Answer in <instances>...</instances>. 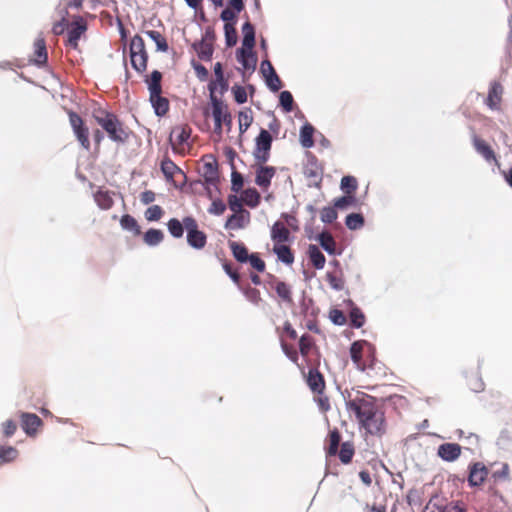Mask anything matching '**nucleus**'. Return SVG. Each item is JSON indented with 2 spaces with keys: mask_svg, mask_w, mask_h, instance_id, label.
Instances as JSON below:
<instances>
[{
  "mask_svg": "<svg viewBox=\"0 0 512 512\" xmlns=\"http://www.w3.org/2000/svg\"><path fill=\"white\" fill-rule=\"evenodd\" d=\"M191 133L192 129L188 124H181L172 129L169 140L175 152L184 153L190 147L188 140Z\"/></svg>",
  "mask_w": 512,
  "mask_h": 512,
  "instance_id": "nucleus-7",
  "label": "nucleus"
},
{
  "mask_svg": "<svg viewBox=\"0 0 512 512\" xmlns=\"http://www.w3.org/2000/svg\"><path fill=\"white\" fill-rule=\"evenodd\" d=\"M245 196V201L247 205L254 207L258 204L259 194L257 193L256 190H247L245 192Z\"/></svg>",
  "mask_w": 512,
  "mask_h": 512,
  "instance_id": "nucleus-63",
  "label": "nucleus"
},
{
  "mask_svg": "<svg viewBox=\"0 0 512 512\" xmlns=\"http://www.w3.org/2000/svg\"><path fill=\"white\" fill-rule=\"evenodd\" d=\"M376 352L375 347L366 340H359L352 343L350 347V356L357 369L366 371L367 366L372 364L367 363L364 357H372L373 353Z\"/></svg>",
  "mask_w": 512,
  "mask_h": 512,
  "instance_id": "nucleus-4",
  "label": "nucleus"
},
{
  "mask_svg": "<svg viewBox=\"0 0 512 512\" xmlns=\"http://www.w3.org/2000/svg\"><path fill=\"white\" fill-rule=\"evenodd\" d=\"M461 454V446L457 443H444L438 447V456L443 460L452 462Z\"/></svg>",
  "mask_w": 512,
  "mask_h": 512,
  "instance_id": "nucleus-16",
  "label": "nucleus"
},
{
  "mask_svg": "<svg viewBox=\"0 0 512 512\" xmlns=\"http://www.w3.org/2000/svg\"><path fill=\"white\" fill-rule=\"evenodd\" d=\"M120 224L123 229L133 231L135 235H139L141 233L140 227L136 219L129 214L123 215L121 217Z\"/></svg>",
  "mask_w": 512,
  "mask_h": 512,
  "instance_id": "nucleus-45",
  "label": "nucleus"
},
{
  "mask_svg": "<svg viewBox=\"0 0 512 512\" xmlns=\"http://www.w3.org/2000/svg\"><path fill=\"white\" fill-rule=\"evenodd\" d=\"M314 128L310 124H305L300 130V141L303 147L310 148L314 145Z\"/></svg>",
  "mask_w": 512,
  "mask_h": 512,
  "instance_id": "nucleus-35",
  "label": "nucleus"
},
{
  "mask_svg": "<svg viewBox=\"0 0 512 512\" xmlns=\"http://www.w3.org/2000/svg\"><path fill=\"white\" fill-rule=\"evenodd\" d=\"M492 478L495 482H504L510 480V468L509 465L504 463L501 467L492 473Z\"/></svg>",
  "mask_w": 512,
  "mask_h": 512,
  "instance_id": "nucleus-51",
  "label": "nucleus"
},
{
  "mask_svg": "<svg viewBox=\"0 0 512 512\" xmlns=\"http://www.w3.org/2000/svg\"><path fill=\"white\" fill-rule=\"evenodd\" d=\"M68 115L69 122L76 136V139L78 140L83 149L89 151L91 148V144L89 140L88 127L85 125L83 119L76 112L70 111Z\"/></svg>",
  "mask_w": 512,
  "mask_h": 512,
  "instance_id": "nucleus-8",
  "label": "nucleus"
},
{
  "mask_svg": "<svg viewBox=\"0 0 512 512\" xmlns=\"http://www.w3.org/2000/svg\"><path fill=\"white\" fill-rule=\"evenodd\" d=\"M338 455L343 464H349L354 455V445L349 441L343 442Z\"/></svg>",
  "mask_w": 512,
  "mask_h": 512,
  "instance_id": "nucleus-41",
  "label": "nucleus"
},
{
  "mask_svg": "<svg viewBox=\"0 0 512 512\" xmlns=\"http://www.w3.org/2000/svg\"><path fill=\"white\" fill-rule=\"evenodd\" d=\"M246 298L255 305H258L262 301L261 293L257 288L247 287L244 290Z\"/></svg>",
  "mask_w": 512,
  "mask_h": 512,
  "instance_id": "nucleus-56",
  "label": "nucleus"
},
{
  "mask_svg": "<svg viewBox=\"0 0 512 512\" xmlns=\"http://www.w3.org/2000/svg\"><path fill=\"white\" fill-rule=\"evenodd\" d=\"M198 57L202 60H210L213 54V45L201 40L199 43L194 45Z\"/></svg>",
  "mask_w": 512,
  "mask_h": 512,
  "instance_id": "nucleus-42",
  "label": "nucleus"
},
{
  "mask_svg": "<svg viewBox=\"0 0 512 512\" xmlns=\"http://www.w3.org/2000/svg\"><path fill=\"white\" fill-rule=\"evenodd\" d=\"M237 13L238 12H236L233 8L228 7L221 12L220 18L225 21V23L236 24Z\"/></svg>",
  "mask_w": 512,
  "mask_h": 512,
  "instance_id": "nucleus-61",
  "label": "nucleus"
},
{
  "mask_svg": "<svg viewBox=\"0 0 512 512\" xmlns=\"http://www.w3.org/2000/svg\"><path fill=\"white\" fill-rule=\"evenodd\" d=\"M229 248L231 249L234 258L238 262L244 263L248 261V257L250 255L248 254V250L243 243L229 241Z\"/></svg>",
  "mask_w": 512,
  "mask_h": 512,
  "instance_id": "nucleus-27",
  "label": "nucleus"
},
{
  "mask_svg": "<svg viewBox=\"0 0 512 512\" xmlns=\"http://www.w3.org/2000/svg\"><path fill=\"white\" fill-rule=\"evenodd\" d=\"M336 209L335 206L324 207L320 212L321 221L327 224L334 222L338 216Z\"/></svg>",
  "mask_w": 512,
  "mask_h": 512,
  "instance_id": "nucleus-52",
  "label": "nucleus"
},
{
  "mask_svg": "<svg viewBox=\"0 0 512 512\" xmlns=\"http://www.w3.org/2000/svg\"><path fill=\"white\" fill-rule=\"evenodd\" d=\"M502 95L503 86L497 81L492 82L490 85L488 96L485 101L486 105L491 110H500Z\"/></svg>",
  "mask_w": 512,
  "mask_h": 512,
  "instance_id": "nucleus-15",
  "label": "nucleus"
},
{
  "mask_svg": "<svg viewBox=\"0 0 512 512\" xmlns=\"http://www.w3.org/2000/svg\"><path fill=\"white\" fill-rule=\"evenodd\" d=\"M147 53L145 43L141 36L135 35L130 42V55Z\"/></svg>",
  "mask_w": 512,
  "mask_h": 512,
  "instance_id": "nucleus-50",
  "label": "nucleus"
},
{
  "mask_svg": "<svg viewBox=\"0 0 512 512\" xmlns=\"http://www.w3.org/2000/svg\"><path fill=\"white\" fill-rule=\"evenodd\" d=\"M269 284L273 289H275L277 296L281 299L282 302L289 305L293 304V294L289 284L276 279L274 276H271V281Z\"/></svg>",
  "mask_w": 512,
  "mask_h": 512,
  "instance_id": "nucleus-13",
  "label": "nucleus"
},
{
  "mask_svg": "<svg viewBox=\"0 0 512 512\" xmlns=\"http://www.w3.org/2000/svg\"><path fill=\"white\" fill-rule=\"evenodd\" d=\"M346 409L353 412L361 427L371 435H380L385 430L384 414L378 411L375 398L362 391L343 394Z\"/></svg>",
  "mask_w": 512,
  "mask_h": 512,
  "instance_id": "nucleus-1",
  "label": "nucleus"
},
{
  "mask_svg": "<svg viewBox=\"0 0 512 512\" xmlns=\"http://www.w3.org/2000/svg\"><path fill=\"white\" fill-rule=\"evenodd\" d=\"M16 430H17V424L15 421L9 419L2 423L3 435L6 438L13 436L14 433L16 432Z\"/></svg>",
  "mask_w": 512,
  "mask_h": 512,
  "instance_id": "nucleus-60",
  "label": "nucleus"
},
{
  "mask_svg": "<svg viewBox=\"0 0 512 512\" xmlns=\"http://www.w3.org/2000/svg\"><path fill=\"white\" fill-rule=\"evenodd\" d=\"M248 261L251 264V266L258 272L265 271V268H266L265 262L258 256L257 253H252L248 257Z\"/></svg>",
  "mask_w": 512,
  "mask_h": 512,
  "instance_id": "nucleus-59",
  "label": "nucleus"
},
{
  "mask_svg": "<svg viewBox=\"0 0 512 512\" xmlns=\"http://www.w3.org/2000/svg\"><path fill=\"white\" fill-rule=\"evenodd\" d=\"M329 318L335 325H344L347 322L345 314L339 309H332L329 312Z\"/></svg>",
  "mask_w": 512,
  "mask_h": 512,
  "instance_id": "nucleus-58",
  "label": "nucleus"
},
{
  "mask_svg": "<svg viewBox=\"0 0 512 512\" xmlns=\"http://www.w3.org/2000/svg\"><path fill=\"white\" fill-rule=\"evenodd\" d=\"M280 344L284 354L295 364H298L299 351L293 346L288 344L284 339L283 335L280 336Z\"/></svg>",
  "mask_w": 512,
  "mask_h": 512,
  "instance_id": "nucleus-44",
  "label": "nucleus"
},
{
  "mask_svg": "<svg viewBox=\"0 0 512 512\" xmlns=\"http://www.w3.org/2000/svg\"><path fill=\"white\" fill-rule=\"evenodd\" d=\"M356 204L357 199L351 194H345L344 196L334 200V206L337 209H347L348 207L356 206Z\"/></svg>",
  "mask_w": 512,
  "mask_h": 512,
  "instance_id": "nucleus-47",
  "label": "nucleus"
},
{
  "mask_svg": "<svg viewBox=\"0 0 512 512\" xmlns=\"http://www.w3.org/2000/svg\"><path fill=\"white\" fill-rule=\"evenodd\" d=\"M307 383L310 389L318 394H321L325 388L324 377L317 369L309 370Z\"/></svg>",
  "mask_w": 512,
  "mask_h": 512,
  "instance_id": "nucleus-21",
  "label": "nucleus"
},
{
  "mask_svg": "<svg viewBox=\"0 0 512 512\" xmlns=\"http://www.w3.org/2000/svg\"><path fill=\"white\" fill-rule=\"evenodd\" d=\"M145 34L155 42V44L157 46V50H159L161 52L168 51L169 46L166 41V38L159 31L148 30V31H145Z\"/></svg>",
  "mask_w": 512,
  "mask_h": 512,
  "instance_id": "nucleus-39",
  "label": "nucleus"
},
{
  "mask_svg": "<svg viewBox=\"0 0 512 512\" xmlns=\"http://www.w3.org/2000/svg\"><path fill=\"white\" fill-rule=\"evenodd\" d=\"M161 80L162 74L158 70H154L150 77L146 79L150 95L162 93Z\"/></svg>",
  "mask_w": 512,
  "mask_h": 512,
  "instance_id": "nucleus-29",
  "label": "nucleus"
},
{
  "mask_svg": "<svg viewBox=\"0 0 512 512\" xmlns=\"http://www.w3.org/2000/svg\"><path fill=\"white\" fill-rule=\"evenodd\" d=\"M315 348V340L309 334H303L299 339V352L303 357H307L311 350Z\"/></svg>",
  "mask_w": 512,
  "mask_h": 512,
  "instance_id": "nucleus-33",
  "label": "nucleus"
},
{
  "mask_svg": "<svg viewBox=\"0 0 512 512\" xmlns=\"http://www.w3.org/2000/svg\"><path fill=\"white\" fill-rule=\"evenodd\" d=\"M203 176L209 184H215L218 179L217 164L215 162L205 163L203 165Z\"/></svg>",
  "mask_w": 512,
  "mask_h": 512,
  "instance_id": "nucleus-40",
  "label": "nucleus"
},
{
  "mask_svg": "<svg viewBox=\"0 0 512 512\" xmlns=\"http://www.w3.org/2000/svg\"><path fill=\"white\" fill-rule=\"evenodd\" d=\"M341 189L345 194L353 195L357 189V180L353 176H344L341 179Z\"/></svg>",
  "mask_w": 512,
  "mask_h": 512,
  "instance_id": "nucleus-49",
  "label": "nucleus"
},
{
  "mask_svg": "<svg viewBox=\"0 0 512 512\" xmlns=\"http://www.w3.org/2000/svg\"><path fill=\"white\" fill-rule=\"evenodd\" d=\"M48 53L46 41L43 36H38L34 41V52L30 59L35 65L43 66L47 63Z\"/></svg>",
  "mask_w": 512,
  "mask_h": 512,
  "instance_id": "nucleus-14",
  "label": "nucleus"
},
{
  "mask_svg": "<svg viewBox=\"0 0 512 512\" xmlns=\"http://www.w3.org/2000/svg\"><path fill=\"white\" fill-rule=\"evenodd\" d=\"M271 238L274 244L286 243L290 240V231L283 222L277 221L271 228Z\"/></svg>",
  "mask_w": 512,
  "mask_h": 512,
  "instance_id": "nucleus-20",
  "label": "nucleus"
},
{
  "mask_svg": "<svg viewBox=\"0 0 512 512\" xmlns=\"http://www.w3.org/2000/svg\"><path fill=\"white\" fill-rule=\"evenodd\" d=\"M308 256L316 269H322L325 265V256L316 245H309Z\"/></svg>",
  "mask_w": 512,
  "mask_h": 512,
  "instance_id": "nucleus-28",
  "label": "nucleus"
},
{
  "mask_svg": "<svg viewBox=\"0 0 512 512\" xmlns=\"http://www.w3.org/2000/svg\"><path fill=\"white\" fill-rule=\"evenodd\" d=\"M187 243L196 250H202L207 244V235L199 230L196 219L192 216L184 217Z\"/></svg>",
  "mask_w": 512,
  "mask_h": 512,
  "instance_id": "nucleus-5",
  "label": "nucleus"
},
{
  "mask_svg": "<svg viewBox=\"0 0 512 512\" xmlns=\"http://www.w3.org/2000/svg\"><path fill=\"white\" fill-rule=\"evenodd\" d=\"M345 224L350 230L360 229L364 225V217L359 213H351L347 215Z\"/></svg>",
  "mask_w": 512,
  "mask_h": 512,
  "instance_id": "nucleus-46",
  "label": "nucleus"
},
{
  "mask_svg": "<svg viewBox=\"0 0 512 512\" xmlns=\"http://www.w3.org/2000/svg\"><path fill=\"white\" fill-rule=\"evenodd\" d=\"M94 199L97 205L103 210L110 209L114 204L113 198L108 191H97L94 195Z\"/></svg>",
  "mask_w": 512,
  "mask_h": 512,
  "instance_id": "nucleus-31",
  "label": "nucleus"
},
{
  "mask_svg": "<svg viewBox=\"0 0 512 512\" xmlns=\"http://www.w3.org/2000/svg\"><path fill=\"white\" fill-rule=\"evenodd\" d=\"M18 455L19 452L15 447L0 445V466L14 461Z\"/></svg>",
  "mask_w": 512,
  "mask_h": 512,
  "instance_id": "nucleus-34",
  "label": "nucleus"
},
{
  "mask_svg": "<svg viewBox=\"0 0 512 512\" xmlns=\"http://www.w3.org/2000/svg\"><path fill=\"white\" fill-rule=\"evenodd\" d=\"M318 241L321 247L330 255H334L336 253V242L331 235V233L324 231L319 234Z\"/></svg>",
  "mask_w": 512,
  "mask_h": 512,
  "instance_id": "nucleus-30",
  "label": "nucleus"
},
{
  "mask_svg": "<svg viewBox=\"0 0 512 512\" xmlns=\"http://www.w3.org/2000/svg\"><path fill=\"white\" fill-rule=\"evenodd\" d=\"M235 23H225L224 32H225V41L228 47H232L236 45L238 40L237 30L235 28Z\"/></svg>",
  "mask_w": 512,
  "mask_h": 512,
  "instance_id": "nucleus-43",
  "label": "nucleus"
},
{
  "mask_svg": "<svg viewBox=\"0 0 512 512\" xmlns=\"http://www.w3.org/2000/svg\"><path fill=\"white\" fill-rule=\"evenodd\" d=\"M167 228H168L169 233L174 238H181L183 236L184 230H185L184 219L182 221H180L177 218H171L167 223Z\"/></svg>",
  "mask_w": 512,
  "mask_h": 512,
  "instance_id": "nucleus-36",
  "label": "nucleus"
},
{
  "mask_svg": "<svg viewBox=\"0 0 512 512\" xmlns=\"http://www.w3.org/2000/svg\"><path fill=\"white\" fill-rule=\"evenodd\" d=\"M92 116L110 140L122 144L128 140L129 132L116 114L99 107L93 110Z\"/></svg>",
  "mask_w": 512,
  "mask_h": 512,
  "instance_id": "nucleus-2",
  "label": "nucleus"
},
{
  "mask_svg": "<svg viewBox=\"0 0 512 512\" xmlns=\"http://www.w3.org/2000/svg\"><path fill=\"white\" fill-rule=\"evenodd\" d=\"M164 234L159 229L151 228L147 230L144 234V242L149 246H155L158 245L163 241Z\"/></svg>",
  "mask_w": 512,
  "mask_h": 512,
  "instance_id": "nucleus-37",
  "label": "nucleus"
},
{
  "mask_svg": "<svg viewBox=\"0 0 512 512\" xmlns=\"http://www.w3.org/2000/svg\"><path fill=\"white\" fill-rule=\"evenodd\" d=\"M326 279L330 286L335 290H342L344 288V280L341 276L336 273L329 272L326 275Z\"/></svg>",
  "mask_w": 512,
  "mask_h": 512,
  "instance_id": "nucleus-54",
  "label": "nucleus"
},
{
  "mask_svg": "<svg viewBox=\"0 0 512 512\" xmlns=\"http://www.w3.org/2000/svg\"><path fill=\"white\" fill-rule=\"evenodd\" d=\"M239 131L243 134L251 126L253 122V116L251 109H245L238 113Z\"/></svg>",
  "mask_w": 512,
  "mask_h": 512,
  "instance_id": "nucleus-38",
  "label": "nucleus"
},
{
  "mask_svg": "<svg viewBox=\"0 0 512 512\" xmlns=\"http://www.w3.org/2000/svg\"><path fill=\"white\" fill-rule=\"evenodd\" d=\"M488 476V470L482 463H475L469 473L468 481L472 486L481 485Z\"/></svg>",
  "mask_w": 512,
  "mask_h": 512,
  "instance_id": "nucleus-19",
  "label": "nucleus"
},
{
  "mask_svg": "<svg viewBox=\"0 0 512 512\" xmlns=\"http://www.w3.org/2000/svg\"><path fill=\"white\" fill-rule=\"evenodd\" d=\"M87 30L86 21L82 17H78L75 21L71 23V27L68 30V38L66 41V46H69L72 49L78 50L79 44L78 41L82 35Z\"/></svg>",
  "mask_w": 512,
  "mask_h": 512,
  "instance_id": "nucleus-10",
  "label": "nucleus"
},
{
  "mask_svg": "<svg viewBox=\"0 0 512 512\" xmlns=\"http://www.w3.org/2000/svg\"><path fill=\"white\" fill-rule=\"evenodd\" d=\"M276 175V168L267 166L265 163L255 162V183L263 191H267L271 185L272 178Z\"/></svg>",
  "mask_w": 512,
  "mask_h": 512,
  "instance_id": "nucleus-9",
  "label": "nucleus"
},
{
  "mask_svg": "<svg viewBox=\"0 0 512 512\" xmlns=\"http://www.w3.org/2000/svg\"><path fill=\"white\" fill-rule=\"evenodd\" d=\"M163 213H164V211L159 205H153V206H150L145 211V218L148 221H158L163 216Z\"/></svg>",
  "mask_w": 512,
  "mask_h": 512,
  "instance_id": "nucleus-53",
  "label": "nucleus"
},
{
  "mask_svg": "<svg viewBox=\"0 0 512 512\" xmlns=\"http://www.w3.org/2000/svg\"><path fill=\"white\" fill-rule=\"evenodd\" d=\"M267 86L273 91H279L282 87V82L276 72L267 75L265 78Z\"/></svg>",
  "mask_w": 512,
  "mask_h": 512,
  "instance_id": "nucleus-57",
  "label": "nucleus"
},
{
  "mask_svg": "<svg viewBox=\"0 0 512 512\" xmlns=\"http://www.w3.org/2000/svg\"><path fill=\"white\" fill-rule=\"evenodd\" d=\"M210 98L212 104V116L214 118V133L221 138L223 125L226 126L227 132L231 131L232 116L228 110V106L219 100L213 92H211Z\"/></svg>",
  "mask_w": 512,
  "mask_h": 512,
  "instance_id": "nucleus-3",
  "label": "nucleus"
},
{
  "mask_svg": "<svg viewBox=\"0 0 512 512\" xmlns=\"http://www.w3.org/2000/svg\"><path fill=\"white\" fill-rule=\"evenodd\" d=\"M225 209L226 206L221 200H214L209 208V212L215 215H221Z\"/></svg>",
  "mask_w": 512,
  "mask_h": 512,
  "instance_id": "nucleus-64",
  "label": "nucleus"
},
{
  "mask_svg": "<svg viewBox=\"0 0 512 512\" xmlns=\"http://www.w3.org/2000/svg\"><path fill=\"white\" fill-rule=\"evenodd\" d=\"M130 61H131L132 67L138 73H144L147 69L148 54L147 53L132 54V55H130Z\"/></svg>",
  "mask_w": 512,
  "mask_h": 512,
  "instance_id": "nucleus-32",
  "label": "nucleus"
},
{
  "mask_svg": "<svg viewBox=\"0 0 512 512\" xmlns=\"http://www.w3.org/2000/svg\"><path fill=\"white\" fill-rule=\"evenodd\" d=\"M234 99L238 104H243L247 101V93L244 87L234 86L233 87Z\"/></svg>",
  "mask_w": 512,
  "mask_h": 512,
  "instance_id": "nucleus-62",
  "label": "nucleus"
},
{
  "mask_svg": "<svg viewBox=\"0 0 512 512\" xmlns=\"http://www.w3.org/2000/svg\"><path fill=\"white\" fill-rule=\"evenodd\" d=\"M21 427L28 436H35L39 428L43 425V421L34 413L21 412Z\"/></svg>",
  "mask_w": 512,
  "mask_h": 512,
  "instance_id": "nucleus-11",
  "label": "nucleus"
},
{
  "mask_svg": "<svg viewBox=\"0 0 512 512\" xmlns=\"http://www.w3.org/2000/svg\"><path fill=\"white\" fill-rule=\"evenodd\" d=\"M242 33V47H245L248 50H253L255 46V29L254 26L249 21L243 24Z\"/></svg>",
  "mask_w": 512,
  "mask_h": 512,
  "instance_id": "nucleus-25",
  "label": "nucleus"
},
{
  "mask_svg": "<svg viewBox=\"0 0 512 512\" xmlns=\"http://www.w3.org/2000/svg\"><path fill=\"white\" fill-rule=\"evenodd\" d=\"M340 441H341V435H340L339 431L336 428L331 430L326 439V442H327L326 453L328 456H335L338 453Z\"/></svg>",
  "mask_w": 512,
  "mask_h": 512,
  "instance_id": "nucleus-26",
  "label": "nucleus"
},
{
  "mask_svg": "<svg viewBox=\"0 0 512 512\" xmlns=\"http://www.w3.org/2000/svg\"><path fill=\"white\" fill-rule=\"evenodd\" d=\"M280 104L286 112H290L293 109V96L289 91H282L280 93Z\"/></svg>",
  "mask_w": 512,
  "mask_h": 512,
  "instance_id": "nucleus-55",
  "label": "nucleus"
},
{
  "mask_svg": "<svg viewBox=\"0 0 512 512\" xmlns=\"http://www.w3.org/2000/svg\"><path fill=\"white\" fill-rule=\"evenodd\" d=\"M272 136L269 131L261 129L259 135L255 139V147L253 156L256 163H266L270 157L272 147Z\"/></svg>",
  "mask_w": 512,
  "mask_h": 512,
  "instance_id": "nucleus-6",
  "label": "nucleus"
},
{
  "mask_svg": "<svg viewBox=\"0 0 512 512\" xmlns=\"http://www.w3.org/2000/svg\"><path fill=\"white\" fill-rule=\"evenodd\" d=\"M161 171L168 181L175 182L178 176L185 178L183 171L169 158H165L161 162Z\"/></svg>",
  "mask_w": 512,
  "mask_h": 512,
  "instance_id": "nucleus-17",
  "label": "nucleus"
},
{
  "mask_svg": "<svg viewBox=\"0 0 512 512\" xmlns=\"http://www.w3.org/2000/svg\"><path fill=\"white\" fill-rule=\"evenodd\" d=\"M238 61L242 64V66L246 70H254L256 67V57L252 50H248L245 47H242L237 52Z\"/></svg>",
  "mask_w": 512,
  "mask_h": 512,
  "instance_id": "nucleus-23",
  "label": "nucleus"
},
{
  "mask_svg": "<svg viewBox=\"0 0 512 512\" xmlns=\"http://www.w3.org/2000/svg\"><path fill=\"white\" fill-rule=\"evenodd\" d=\"M149 99L156 115H166V113L169 111V101L167 98L162 97L161 94H153L150 95Z\"/></svg>",
  "mask_w": 512,
  "mask_h": 512,
  "instance_id": "nucleus-24",
  "label": "nucleus"
},
{
  "mask_svg": "<svg viewBox=\"0 0 512 512\" xmlns=\"http://www.w3.org/2000/svg\"><path fill=\"white\" fill-rule=\"evenodd\" d=\"M350 325L355 328H360L365 323V315L358 307H354L350 311Z\"/></svg>",
  "mask_w": 512,
  "mask_h": 512,
  "instance_id": "nucleus-48",
  "label": "nucleus"
},
{
  "mask_svg": "<svg viewBox=\"0 0 512 512\" xmlns=\"http://www.w3.org/2000/svg\"><path fill=\"white\" fill-rule=\"evenodd\" d=\"M472 144L478 154H480L487 162H495L499 165L494 150L491 146L482 138L473 136Z\"/></svg>",
  "mask_w": 512,
  "mask_h": 512,
  "instance_id": "nucleus-12",
  "label": "nucleus"
},
{
  "mask_svg": "<svg viewBox=\"0 0 512 512\" xmlns=\"http://www.w3.org/2000/svg\"><path fill=\"white\" fill-rule=\"evenodd\" d=\"M273 252L277 255L279 261L285 263L286 265L293 264L294 254L290 247L287 246L285 243H275L273 247Z\"/></svg>",
  "mask_w": 512,
  "mask_h": 512,
  "instance_id": "nucleus-22",
  "label": "nucleus"
},
{
  "mask_svg": "<svg viewBox=\"0 0 512 512\" xmlns=\"http://www.w3.org/2000/svg\"><path fill=\"white\" fill-rule=\"evenodd\" d=\"M250 220V213L248 211H241L232 214L226 221L225 227L227 229L238 230L244 228Z\"/></svg>",
  "mask_w": 512,
  "mask_h": 512,
  "instance_id": "nucleus-18",
  "label": "nucleus"
}]
</instances>
